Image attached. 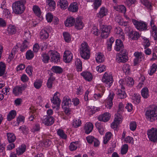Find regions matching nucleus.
Masks as SVG:
<instances>
[{
    "instance_id": "f257e3e1",
    "label": "nucleus",
    "mask_w": 157,
    "mask_h": 157,
    "mask_svg": "<svg viewBox=\"0 0 157 157\" xmlns=\"http://www.w3.org/2000/svg\"><path fill=\"white\" fill-rule=\"evenodd\" d=\"M26 2V0H20L13 3L12 6L13 12L16 14L23 13L25 9Z\"/></svg>"
},
{
    "instance_id": "f03ea898",
    "label": "nucleus",
    "mask_w": 157,
    "mask_h": 157,
    "mask_svg": "<svg viewBox=\"0 0 157 157\" xmlns=\"http://www.w3.org/2000/svg\"><path fill=\"white\" fill-rule=\"evenodd\" d=\"M80 53L81 57L84 59H88L90 57V51L89 46L86 42H83L81 45Z\"/></svg>"
},
{
    "instance_id": "7ed1b4c3",
    "label": "nucleus",
    "mask_w": 157,
    "mask_h": 157,
    "mask_svg": "<svg viewBox=\"0 0 157 157\" xmlns=\"http://www.w3.org/2000/svg\"><path fill=\"white\" fill-rule=\"evenodd\" d=\"M128 53L126 49H123L117 54L116 60L118 63H124L128 60Z\"/></svg>"
},
{
    "instance_id": "20e7f679",
    "label": "nucleus",
    "mask_w": 157,
    "mask_h": 157,
    "mask_svg": "<svg viewBox=\"0 0 157 157\" xmlns=\"http://www.w3.org/2000/svg\"><path fill=\"white\" fill-rule=\"evenodd\" d=\"M146 118L151 122L157 119V109L154 108L152 110L149 109L146 113Z\"/></svg>"
},
{
    "instance_id": "39448f33",
    "label": "nucleus",
    "mask_w": 157,
    "mask_h": 157,
    "mask_svg": "<svg viewBox=\"0 0 157 157\" xmlns=\"http://www.w3.org/2000/svg\"><path fill=\"white\" fill-rule=\"evenodd\" d=\"M147 135L150 140L155 142L157 141V129L152 128L147 131Z\"/></svg>"
},
{
    "instance_id": "423d86ee",
    "label": "nucleus",
    "mask_w": 157,
    "mask_h": 157,
    "mask_svg": "<svg viewBox=\"0 0 157 157\" xmlns=\"http://www.w3.org/2000/svg\"><path fill=\"white\" fill-rule=\"evenodd\" d=\"M102 81L105 83L107 87H109L113 83V80L111 75L105 72L103 75Z\"/></svg>"
},
{
    "instance_id": "0eeeda50",
    "label": "nucleus",
    "mask_w": 157,
    "mask_h": 157,
    "mask_svg": "<svg viewBox=\"0 0 157 157\" xmlns=\"http://www.w3.org/2000/svg\"><path fill=\"white\" fill-rule=\"evenodd\" d=\"M118 111L115 114V118L113 122L111 124V127L113 128H116L119 124L121 122L122 119V116L121 113Z\"/></svg>"
},
{
    "instance_id": "6e6552de",
    "label": "nucleus",
    "mask_w": 157,
    "mask_h": 157,
    "mask_svg": "<svg viewBox=\"0 0 157 157\" xmlns=\"http://www.w3.org/2000/svg\"><path fill=\"white\" fill-rule=\"evenodd\" d=\"M48 55L51 57L52 62L57 63L59 61L60 56L57 52L55 51L50 50L48 52Z\"/></svg>"
},
{
    "instance_id": "1a4fd4ad",
    "label": "nucleus",
    "mask_w": 157,
    "mask_h": 157,
    "mask_svg": "<svg viewBox=\"0 0 157 157\" xmlns=\"http://www.w3.org/2000/svg\"><path fill=\"white\" fill-rule=\"evenodd\" d=\"M132 22L136 29L142 31L147 29V25L144 22H139L136 20L133 19L132 20Z\"/></svg>"
},
{
    "instance_id": "9d476101",
    "label": "nucleus",
    "mask_w": 157,
    "mask_h": 157,
    "mask_svg": "<svg viewBox=\"0 0 157 157\" xmlns=\"http://www.w3.org/2000/svg\"><path fill=\"white\" fill-rule=\"evenodd\" d=\"M41 120L43 123L47 126L51 125L54 122V119L53 117L47 116H44Z\"/></svg>"
},
{
    "instance_id": "9b49d317",
    "label": "nucleus",
    "mask_w": 157,
    "mask_h": 157,
    "mask_svg": "<svg viewBox=\"0 0 157 157\" xmlns=\"http://www.w3.org/2000/svg\"><path fill=\"white\" fill-rule=\"evenodd\" d=\"M134 55L136 58L134 60V64L136 65L138 64L142 60V59H144V55L142 52H136L134 53Z\"/></svg>"
},
{
    "instance_id": "f8f14e48",
    "label": "nucleus",
    "mask_w": 157,
    "mask_h": 157,
    "mask_svg": "<svg viewBox=\"0 0 157 157\" xmlns=\"http://www.w3.org/2000/svg\"><path fill=\"white\" fill-rule=\"evenodd\" d=\"M25 88V87L24 86H16L13 88V92L15 96H18L22 93V91L24 90Z\"/></svg>"
},
{
    "instance_id": "ddd939ff",
    "label": "nucleus",
    "mask_w": 157,
    "mask_h": 157,
    "mask_svg": "<svg viewBox=\"0 0 157 157\" xmlns=\"http://www.w3.org/2000/svg\"><path fill=\"white\" fill-rule=\"evenodd\" d=\"M73 55L71 52L69 51L65 52L63 55V60L66 63H69L72 60Z\"/></svg>"
},
{
    "instance_id": "4468645a",
    "label": "nucleus",
    "mask_w": 157,
    "mask_h": 157,
    "mask_svg": "<svg viewBox=\"0 0 157 157\" xmlns=\"http://www.w3.org/2000/svg\"><path fill=\"white\" fill-rule=\"evenodd\" d=\"M110 117V114L108 113H105L104 114L100 115L98 117V119L100 121L104 122L108 121Z\"/></svg>"
},
{
    "instance_id": "2eb2a0df",
    "label": "nucleus",
    "mask_w": 157,
    "mask_h": 157,
    "mask_svg": "<svg viewBox=\"0 0 157 157\" xmlns=\"http://www.w3.org/2000/svg\"><path fill=\"white\" fill-rule=\"evenodd\" d=\"M59 93L56 92L54 95L52 99H51L52 102L56 106L59 107L60 105L61 100L58 98V94Z\"/></svg>"
},
{
    "instance_id": "dca6fc26",
    "label": "nucleus",
    "mask_w": 157,
    "mask_h": 157,
    "mask_svg": "<svg viewBox=\"0 0 157 157\" xmlns=\"http://www.w3.org/2000/svg\"><path fill=\"white\" fill-rule=\"evenodd\" d=\"M115 96V94L114 93L110 92V94L107 99L106 100V102L107 105L108 106V108L109 109H111L113 105V100Z\"/></svg>"
},
{
    "instance_id": "f3484780",
    "label": "nucleus",
    "mask_w": 157,
    "mask_h": 157,
    "mask_svg": "<svg viewBox=\"0 0 157 157\" xmlns=\"http://www.w3.org/2000/svg\"><path fill=\"white\" fill-rule=\"evenodd\" d=\"M122 40L121 39H117L116 41V46L115 47V50L117 51H119L121 50H123L124 48L123 43L122 41Z\"/></svg>"
},
{
    "instance_id": "a211bd4d",
    "label": "nucleus",
    "mask_w": 157,
    "mask_h": 157,
    "mask_svg": "<svg viewBox=\"0 0 157 157\" xmlns=\"http://www.w3.org/2000/svg\"><path fill=\"white\" fill-rule=\"evenodd\" d=\"M117 94L118 98L121 99L125 98L127 96L126 94L124 91V88H118L117 92Z\"/></svg>"
},
{
    "instance_id": "6ab92c4d",
    "label": "nucleus",
    "mask_w": 157,
    "mask_h": 157,
    "mask_svg": "<svg viewBox=\"0 0 157 157\" xmlns=\"http://www.w3.org/2000/svg\"><path fill=\"white\" fill-rule=\"evenodd\" d=\"M75 27L78 29H82L84 24L82 22L80 18L77 17L76 18L75 22Z\"/></svg>"
},
{
    "instance_id": "aec40b11",
    "label": "nucleus",
    "mask_w": 157,
    "mask_h": 157,
    "mask_svg": "<svg viewBox=\"0 0 157 157\" xmlns=\"http://www.w3.org/2000/svg\"><path fill=\"white\" fill-rule=\"evenodd\" d=\"M78 9V6L76 2H74L71 3L68 8L69 10L73 12H77Z\"/></svg>"
},
{
    "instance_id": "412c9836",
    "label": "nucleus",
    "mask_w": 157,
    "mask_h": 157,
    "mask_svg": "<svg viewBox=\"0 0 157 157\" xmlns=\"http://www.w3.org/2000/svg\"><path fill=\"white\" fill-rule=\"evenodd\" d=\"M93 128V125L90 123H87L85 124L84 126V129L85 133L86 134H89L92 130Z\"/></svg>"
},
{
    "instance_id": "4be33fe9",
    "label": "nucleus",
    "mask_w": 157,
    "mask_h": 157,
    "mask_svg": "<svg viewBox=\"0 0 157 157\" xmlns=\"http://www.w3.org/2000/svg\"><path fill=\"white\" fill-rule=\"evenodd\" d=\"M75 23V19L72 17L68 18L65 22V24L66 26L71 27L73 26Z\"/></svg>"
},
{
    "instance_id": "5701e85b",
    "label": "nucleus",
    "mask_w": 157,
    "mask_h": 157,
    "mask_svg": "<svg viewBox=\"0 0 157 157\" xmlns=\"http://www.w3.org/2000/svg\"><path fill=\"white\" fill-rule=\"evenodd\" d=\"M81 75L86 80L88 81H91L93 78L92 74L89 72H84L81 73Z\"/></svg>"
},
{
    "instance_id": "b1692460",
    "label": "nucleus",
    "mask_w": 157,
    "mask_h": 157,
    "mask_svg": "<svg viewBox=\"0 0 157 157\" xmlns=\"http://www.w3.org/2000/svg\"><path fill=\"white\" fill-rule=\"evenodd\" d=\"M107 10L104 7L101 8L99 12L97 14V17L99 18H102L106 15L107 13Z\"/></svg>"
},
{
    "instance_id": "393cba45",
    "label": "nucleus",
    "mask_w": 157,
    "mask_h": 157,
    "mask_svg": "<svg viewBox=\"0 0 157 157\" xmlns=\"http://www.w3.org/2000/svg\"><path fill=\"white\" fill-rule=\"evenodd\" d=\"M115 32L118 35H119V38L123 40H124V34L123 32L122 31V29L120 27H117L115 29Z\"/></svg>"
},
{
    "instance_id": "a878e982",
    "label": "nucleus",
    "mask_w": 157,
    "mask_h": 157,
    "mask_svg": "<svg viewBox=\"0 0 157 157\" xmlns=\"http://www.w3.org/2000/svg\"><path fill=\"white\" fill-rule=\"evenodd\" d=\"M7 31L8 34L13 35L16 33L17 29L15 26L10 25L8 26Z\"/></svg>"
},
{
    "instance_id": "bb28decb",
    "label": "nucleus",
    "mask_w": 157,
    "mask_h": 157,
    "mask_svg": "<svg viewBox=\"0 0 157 157\" xmlns=\"http://www.w3.org/2000/svg\"><path fill=\"white\" fill-rule=\"evenodd\" d=\"M40 39L42 40H46L49 36L48 32L44 29H42L41 31L40 32Z\"/></svg>"
},
{
    "instance_id": "cd10ccee",
    "label": "nucleus",
    "mask_w": 157,
    "mask_h": 157,
    "mask_svg": "<svg viewBox=\"0 0 157 157\" xmlns=\"http://www.w3.org/2000/svg\"><path fill=\"white\" fill-rule=\"evenodd\" d=\"M129 36L133 40H136L139 37L140 34L137 32L132 31L129 33Z\"/></svg>"
},
{
    "instance_id": "c85d7f7f",
    "label": "nucleus",
    "mask_w": 157,
    "mask_h": 157,
    "mask_svg": "<svg viewBox=\"0 0 157 157\" xmlns=\"http://www.w3.org/2000/svg\"><path fill=\"white\" fill-rule=\"evenodd\" d=\"M26 146L25 144H22L17 149V154L20 155L24 153L25 151Z\"/></svg>"
},
{
    "instance_id": "c756f323",
    "label": "nucleus",
    "mask_w": 157,
    "mask_h": 157,
    "mask_svg": "<svg viewBox=\"0 0 157 157\" xmlns=\"http://www.w3.org/2000/svg\"><path fill=\"white\" fill-rule=\"evenodd\" d=\"M75 65L78 71H81L82 69V62L80 59H76L75 61Z\"/></svg>"
},
{
    "instance_id": "7c9ffc66",
    "label": "nucleus",
    "mask_w": 157,
    "mask_h": 157,
    "mask_svg": "<svg viewBox=\"0 0 157 157\" xmlns=\"http://www.w3.org/2000/svg\"><path fill=\"white\" fill-rule=\"evenodd\" d=\"M114 8L117 11L124 13L126 11V8L123 5L114 6Z\"/></svg>"
},
{
    "instance_id": "2f4dec72",
    "label": "nucleus",
    "mask_w": 157,
    "mask_h": 157,
    "mask_svg": "<svg viewBox=\"0 0 157 157\" xmlns=\"http://www.w3.org/2000/svg\"><path fill=\"white\" fill-rule=\"evenodd\" d=\"M7 139L10 143L14 142L16 139L15 135L12 133H8L7 134Z\"/></svg>"
},
{
    "instance_id": "473e14b6",
    "label": "nucleus",
    "mask_w": 157,
    "mask_h": 157,
    "mask_svg": "<svg viewBox=\"0 0 157 157\" xmlns=\"http://www.w3.org/2000/svg\"><path fill=\"white\" fill-rule=\"evenodd\" d=\"M96 60L98 63H102L104 61V56L101 53L98 52Z\"/></svg>"
},
{
    "instance_id": "72a5a7b5",
    "label": "nucleus",
    "mask_w": 157,
    "mask_h": 157,
    "mask_svg": "<svg viewBox=\"0 0 157 157\" xmlns=\"http://www.w3.org/2000/svg\"><path fill=\"white\" fill-rule=\"evenodd\" d=\"M16 115V112L15 110H11L8 114L7 117V119L8 121H10L15 117Z\"/></svg>"
},
{
    "instance_id": "f704fd0d",
    "label": "nucleus",
    "mask_w": 157,
    "mask_h": 157,
    "mask_svg": "<svg viewBox=\"0 0 157 157\" xmlns=\"http://www.w3.org/2000/svg\"><path fill=\"white\" fill-rule=\"evenodd\" d=\"M62 103L63 105L69 106L71 104V100L68 96H66L63 98Z\"/></svg>"
},
{
    "instance_id": "c9c22d12",
    "label": "nucleus",
    "mask_w": 157,
    "mask_h": 157,
    "mask_svg": "<svg viewBox=\"0 0 157 157\" xmlns=\"http://www.w3.org/2000/svg\"><path fill=\"white\" fill-rule=\"evenodd\" d=\"M33 10L35 14L38 17H39L41 13L40 9L37 6H34L33 8Z\"/></svg>"
},
{
    "instance_id": "e433bc0d",
    "label": "nucleus",
    "mask_w": 157,
    "mask_h": 157,
    "mask_svg": "<svg viewBox=\"0 0 157 157\" xmlns=\"http://www.w3.org/2000/svg\"><path fill=\"white\" fill-rule=\"evenodd\" d=\"M59 4L61 9H66L67 7V2L66 0H59Z\"/></svg>"
},
{
    "instance_id": "4c0bfd02",
    "label": "nucleus",
    "mask_w": 157,
    "mask_h": 157,
    "mask_svg": "<svg viewBox=\"0 0 157 157\" xmlns=\"http://www.w3.org/2000/svg\"><path fill=\"white\" fill-rule=\"evenodd\" d=\"M51 70L54 72L59 74L61 73L63 71L62 68L57 66L53 67L51 69Z\"/></svg>"
},
{
    "instance_id": "58836bf2",
    "label": "nucleus",
    "mask_w": 157,
    "mask_h": 157,
    "mask_svg": "<svg viewBox=\"0 0 157 157\" xmlns=\"http://www.w3.org/2000/svg\"><path fill=\"white\" fill-rule=\"evenodd\" d=\"M6 66L2 62H0V76H2L5 73Z\"/></svg>"
},
{
    "instance_id": "ea45409f",
    "label": "nucleus",
    "mask_w": 157,
    "mask_h": 157,
    "mask_svg": "<svg viewBox=\"0 0 157 157\" xmlns=\"http://www.w3.org/2000/svg\"><path fill=\"white\" fill-rule=\"evenodd\" d=\"M42 60L44 63H48L50 58V56L48 55V53L47 54L46 53L42 54Z\"/></svg>"
},
{
    "instance_id": "a19ab883",
    "label": "nucleus",
    "mask_w": 157,
    "mask_h": 157,
    "mask_svg": "<svg viewBox=\"0 0 157 157\" xmlns=\"http://www.w3.org/2000/svg\"><path fill=\"white\" fill-rule=\"evenodd\" d=\"M125 80L127 83V84L128 86H132L134 84V81L132 78L130 77H126Z\"/></svg>"
},
{
    "instance_id": "79ce46f5",
    "label": "nucleus",
    "mask_w": 157,
    "mask_h": 157,
    "mask_svg": "<svg viewBox=\"0 0 157 157\" xmlns=\"http://www.w3.org/2000/svg\"><path fill=\"white\" fill-rule=\"evenodd\" d=\"M148 90L147 88H143L141 90V95L144 98H147L149 96Z\"/></svg>"
},
{
    "instance_id": "37998d69",
    "label": "nucleus",
    "mask_w": 157,
    "mask_h": 157,
    "mask_svg": "<svg viewBox=\"0 0 157 157\" xmlns=\"http://www.w3.org/2000/svg\"><path fill=\"white\" fill-rule=\"evenodd\" d=\"M33 52L31 50H28L26 54V58L28 60L32 59L34 57Z\"/></svg>"
},
{
    "instance_id": "c03bdc74",
    "label": "nucleus",
    "mask_w": 157,
    "mask_h": 157,
    "mask_svg": "<svg viewBox=\"0 0 157 157\" xmlns=\"http://www.w3.org/2000/svg\"><path fill=\"white\" fill-rule=\"evenodd\" d=\"M57 134L62 138L65 139L67 138V136L63 131L61 129H59L57 131Z\"/></svg>"
},
{
    "instance_id": "a18cd8bd",
    "label": "nucleus",
    "mask_w": 157,
    "mask_h": 157,
    "mask_svg": "<svg viewBox=\"0 0 157 157\" xmlns=\"http://www.w3.org/2000/svg\"><path fill=\"white\" fill-rule=\"evenodd\" d=\"M28 45V41L25 40L23 42L21 47L20 48V50L21 52H24L25 50L27 49Z\"/></svg>"
},
{
    "instance_id": "49530a36",
    "label": "nucleus",
    "mask_w": 157,
    "mask_h": 157,
    "mask_svg": "<svg viewBox=\"0 0 157 157\" xmlns=\"http://www.w3.org/2000/svg\"><path fill=\"white\" fill-rule=\"evenodd\" d=\"M114 41V38L113 37H111V38L109 39V40L108 41L107 43V48L108 50L109 51H110L111 50L112 44L113 43Z\"/></svg>"
},
{
    "instance_id": "de8ad7c7",
    "label": "nucleus",
    "mask_w": 157,
    "mask_h": 157,
    "mask_svg": "<svg viewBox=\"0 0 157 157\" xmlns=\"http://www.w3.org/2000/svg\"><path fill=\"white\" fill-rule=\"evenodd\" d=\"M123 70L126 75L129 74L130 72V66L128 64H125L123 67Z\"/></svg>"
},
{
    "instance_id": "09e8293b",
    "label": "nucleus",
    "mask_w": 157,
    "mask_h": 157,
    "mask_svg": "<svg viewBox=\"0 0 157 157\" xmlns=\"http://www.w3.org/2000/svg\"><path fill=\"white\" fill-rule=\"evenodd\" d=\"M63 35L65 41L67 42H69L71 40V37L70 34L67 32H64Z\"/></svg>"
},
{
    "instance_id": "8fccbe9b",
    "label": "nucleus",
    "mask_w": 157,
    "mask_h": 157,
    "mask_svg": "<svg viewBox=\"0 0 157 157\" xmlns=\"http://www.w3.org/2000/svg\"><path fill=\"white\" fill-rule=\"evenodd\" d=\"M55 80V78L50 77L48 80L47 83V87L49 88H51L52 87L53 82Z\"/></svg>"
},
{
    "instance_id": "3c124183",
    "label": "nucleus",
    "mask_w": 157,
    "mask_h": 157,
    "mask_svg": "<svg viewBox=\"0 0 157 157\" xmlns=\"http://www.w3.org/2000/svg\"><path fill=\"white\" fill-rule=\"evenodd\" d=\"M128 145L125 144L123 145L121 150V153L122 155L125 154L128 150Z\"/></svg>"
},
{
    "instance_id": "603ef678",
    "label": "nucleus",
    "mask_w": 157,
    "mask_h": 157,
    "mask_svg": "<svg viewBox=\"0 0 157 157\" xmlns=\"http://www.w3.org/2000/svg\"><path fill=\"white\" fill-rule=\"evenodd\" d=\"M134 96H132V99L133 100V101L135 103H139L140 101V97L139 94H135Z\"/></svg>"
},
{
    "instance_id": "864d4df0",
    "label": "nucleus",
    "mask_w": 157,
    "mask_h": 157,
    "mask_svg": "<svg viewBox=\"0 0 157 157\" xmlns=\"http://www.w3.org/2000/svg\"><path fill=\"white\" fill-rule=\"evenodd\" d=\"M42 82L40 80H37L34 83V85L35 88L37 89H39L41 86Z\"/></svg>"
},
{
    "instance_id": "5fc2aeb1",
    "label": "nucleus",
    "mask_w": 157,
    "mask_h": 157,
    "mask_svg": "<svg viewBox=\"0 0 157 157\" xmlns=\"http://www.w3.org/2000/svg\"><path fill=\"white\" fill-rule=\"evenodd\" d=\"M112 27L110 26L103 25L101 28V31L109 33Z\"/></svg>"
},
{
    "instance_id": "6e6d98bb",
    "label": "nucleus",
    "mask_w": 157,
    "mask_h": 157,
    "mask_svg": "<svg viewBox=\"0 0 157 157\" xmlns=\"http://www.w3.org/2000/svg\"><path fill=\"white\" fill-rule=\"evenodd\" d=\"M111 136V133L108 132L106 134L104 140V143L105 144H106L110 140Z\"/></svg>"
},
{
    "instance_id": "4d7b16f0",
    "label": "nucleus",
    "mask_w": 157,
    "mask_h": 157,
    "mask_svg": "<svg viewBox=\"0 0 157 157\" xmlns=\"http://www.w3.org/2000/svg\"><path fill=\"white\" fill-rule=\"evenodd\" d=\"M106 67L104 65H100L97 67L96 68V70L99 72L101 73L106 70Z\"/></svg>"
},
{
    "instance_id": "13d9d810",
    "label": "nucleus",
    "mask_w": 157,
    "mask_h": 157,
    "mask_svg": "<svg viewBox=\"0 0 157 157\" xmlns=\"http://www.w3.org/2000/svg\"><path fill=\"white\" fill-rule=\"evenodd\" d=\"M47 2L50 7L54 9L56 7V3L53 0H47Z\"/></svg>"
},
{
    "instance_id": "bf43d9fd",
    "label": "nucleus",
    "mask_w": 157,
    "mask_h": 157,
    "mask_svg": "<svg viewBox=\"0 0 157 157\" xmlns=\"http://www.w3.org/2000/svg\"><path fill=\"white\" fill-rule=\"evenodd\" d=\"M101 4V0H95L94 3V8L97 10Z\"/></svg>"
},
{
    "instance_id": "052dcab7",
    "label": "nucleus",
    "mask_w": 157,
    "mask_h": 157,
    "mask_svg": "<svg viewBox=\"0 0 157 157\" xmlns=\"http://www.w3.org/2000/svg\"><path fill=\"white\" fill-rule=\"evenodd\" d=\"M81 124V121L80 119L76 120L74 121L73 125L75 128H77L80 126Z\"/></svg>"
},
{
    "instance_id": "680f3d73",
    "label": "nucleus",
    "mask_w": 157,
    "mask_h": 157,
    "mask_svg": "<svg viewBox=\"0 0 157 157\" xmlns=\"http://www.w3.org/2000/svg\"><path fill=\"white\" fill-rule=\"evenodd\" d=\"M76 143V142H74L71 143L69 147V149L71 151H73L76 149L77 147Z\"/></svg>"
},
{
    "instance_id": "e2e57ef3",
    "label": "nucleus",
    "mask_w": 157,
    "mask_h": 157,
    "mask_svg": "<svg viewBox=\"0 0 157 157\" xmlns=\"http://www.w3.org/2000/svg\"><path fill=\"white\" fill-rule=\"evenodd\" d=\"M156 69V65L155 64H153L151 67V68L149 73V75H152L155 72Z\"/></svg>"
},
{
    "instance_id": "0e129e2a",
    "label": "nucleus",
    "mask_w": 157,
    "mask_h": 157,
    "mask_svg": "<svg viewBox=\"0 0 157 157\" xmlns=\"http://www.w3.org/2000/svg\"><path fill=\"white\" fill-rule=\"evenodd\" d=\"M136 122L135 121H132L130 123V129L132 131H134L136 130Z\"/></svg>"
},
{
    "instance_id": "69168bd1",
    "label": "nucleus",
    "mask_w": 157,
    "mask_h": 157,
    "mask_svg": "<svg viewBox=\"0 0 157 157\" xmlns=\"http://www.w3.org/2000/svg\"><path fill=\"white\" fill-rule=\"evenodd\" d=\"M24 36L26 39L30 38L31 35L30 32L28 30H25L24 32Z\"/></svg>"
},
{
    "instance_id": "338daca9",
    "label": "nucleus",
    "mask_w": 157,
    "mask_h": 157,
    "mask_svg": "<svg viewBox=\"0 0 157 157\" xmlns=\"http://www.w3.org/2000/svg\"><path fill=\"white\" fill-rule=\"evenodd\" d=\"M53 18V15L50 13H48L46 15V18L47 21L49 22H51Z\"/></svg>"
},
{
    "instance_id": "774afa93",
    "label": "nucleus",
    "mask_w": 157,
    "mask_h": 157,
    "mask_svg": "<svg viewBox=\"0 0 157 157\" xmlns=\"http://www.w3.org/2000/svg\"><path fill=\"white\" fill-rule=\"evenodd\" d=\"M33 68L31 66H28L26 69V73L29 75L31 76L32 75L33 71Z\"/></svg>"
}]
</instances>
